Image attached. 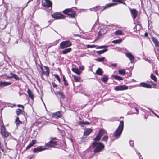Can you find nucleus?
<instances>
[{
  "instance_id": "obj_1",
  "label": "nucleus",
  "mask_w": 159,
  "mask_h": 159,
  "mask_svg": "<svg viewBox=\"0 0 159 159\" xmlns=\"http://www.w3.org/2000/svg\"><path fill=\"white\" fill-rule=\"evenodd\" d=\"M91 146L93 148H95L93 152L95 153H98L101 151L104 148V145L101 142H93Z\"/></svg>"
},
{
  "instance_id": "obj_2",
  "label": "nucleus",
  "mask_w": 159,
  "mask_h": 159,
  "mask_svg": "<svg viewBox=\"0 0 159 159\" xmlns=\"http://www.w3.org/2000/svg\"><path fill=\"white\" fill-rule=\"evenodd\" d=\"M124 122L123 121H120L118 127L114 133V136L116 138L119 137L123 129Z\"/></svg>"
},
{
  "instance_id": "obj_3",
  "label": "nucleus",
  "mask_w": 159,
  "mask_h": 159,
  "mask_svg": "<svg viewBox=\"0 0 159 159\" xmlns=\"http://www.w3.org/2000/svg\"><path fill=\"white\" fill-rule=\"evenodd\" d=\"M63 13L72 18L74 17L75 15V12L72 8L66 9L63 11Z\"/></svg>"
},
{
  "instance_id": "obj_4",
  "label": "nucleus",
  "mask_w": 159,
  "mask_h": 159,
  "mask_svg": "<svg viewBox=\"0 0 159 159\" xmlns=\"http://www.w3.org/2000/svg\"><path fill=\"white\" fill-rule=\"evenodd\" d=\"M71 45L72 43L69 40H67L63 41L60 43V47L61 49H63L69 47Z\"/></svg>"
},
{
  "instance_id": "obj_5",
  "label": "nucleus",
  "mask_w": 159,
  "mask_h": 159,
  "mask_svg": "<svg viewBox=\"0 0 159 159\" xmlns=\"http://www.w3.org/2000/svg\"><path fill=\"white\" fill-rule=\"evenodd\" d=\"M1 134L2 137L4 138H7L10 133L6 131V128L4 125H2L1 128Z\"/></svg>"
},
{
  "instance_id": "obj_6",
  "label": "nucleus",
  "mask_w": 159,
  "mask_h": 159,
  "mask_svg": "<svg viewBox=\"0 0 159 159\" xmlns=\"http://www.w3.org/2000/svg\"><path fill=\"white\" fill-rule=\"evenodd\" d=\"M42 4L44 7L47 8L52 7V2L49 0H43L42 1Z\"/></svg>"
},
{
  "instance_id": "obj_7",
  "label": "nucleus",
  "mask_w": 159,
  "mask_h": 159,
  "mask_svg": "<svg viewBox=\"0 0 159 159\" xmlns=\"http://www.w3.org/2000/svg\"><path fill=\"white\" fill-rule=\"evenodd\" d=\"M52 16L53 18L56 19H63L65 16L62 14L59 13H55L52 15Z\"/></svg>"
},
{
  "instance_id": "obj_8",
  "label": "nucleus",
  "mask_w": 159,
  "mask_h": 159,
  "mask_svg": "<svg viewBox=\"0 0 159 159\" xmlns=\"http://www.w3.org/2000/svg\"><path fill=\"white\" fill-rule=\"evenodd\" d=\"M128 89V86L125 85H121L116 87L114 89L116 91H118L126 90Z\"/></svg>"
},
{
  "instance_id": "obj_9",
  "label": "nucleus",
  "mask_w": 159,
  "mask_h": 159,
  "mask_svg": "<svg viewBox=\"0 0 159 159\" xmlns=\"http://www.w3.org/2000/svg\"><path fill=\"white\" fill-rule=\"evenodd\" d=\"M47 148L42 146H39L33 149V152L34 153H38L43 150H45Z\"/></svg>"
},
{
  "instance_id": "obj_10",
  "label": "nucleus",
  "mask_w": 159,
  "mask_h": 159,
  "mask_svg": "<svg viewBox=\"0 0 159 159\" xmlns=\"http://www.w3.org/2000/svg\"><path fill=\"white\" fill-rule=\"evenodd\" d=\"M57 145V142L52 140L50 141L49 142L46 143L45 144L46 146L50 147H55V146Z\"/></svg>"
},
{
  "instance_id": "obj_11",
  "label": "nucleus",
  "mask_w": 159,
  "mask_h": 159,
  "mask_svg": "<svg viewBox=\"0 0 159 159\" xmlns=\"http://www.w3.org/2000/svg\"><path fill=\"white\" fill-rule=\"evenodd\" d=\"M125 54L126 57L129 59L131 63L134 61L135 58L132 54L129 53H125Z\"/></svg>"
},
{
  "instance_id": "obj_12",
  "label": "nucleus",
  "mask_w": 159,
  "mask_h": 159,
  "mask_svg": "<svg viewBox=\"0 0 159 159\" xmlns=\"http://www.w3.org/2000/svg\"><path fill=\"white\" fill-rule=\"evenodd\" d=\"M11 82H10L1 81L0 82V87L3 88L11 85Z\"/></svg>"
},
{
  "instance_id": "obj_13",
  "label": "nucleus",
  "mask_w": 159,
  "mask_h": 159,
  "mask_svg": "<svg viewBox=\"0 0 159 159\" xmlns=\"http://www.w3.org/2000/svg\"><path fill=\"white\" fill-rule=\"evenodd\" d=\"M62 116V114L60 111H57L55 113H53L52 115V117L55 118H60Z\"/></svg>"
},
{
  "instance_id": "obj_14",
  "label": "nucleus",
  "mask_w": 159,
  "mask_h": 159,
  "mask_svg": "<svg viewBox=\"0 0 159 159\" xmlns=\"http://www.w3.org/2000/svg\"><path fill=\"white\" fill-rule=\"evenodd\" d=\"M130 11L132 16L133 17L134 19H135L137 16V11L135 9H133L131 10Z\"/></svg>"
},
{
  "instance_id": "obj_15",
  "label": "nucleus",
  "mask_w": 159,
  "mask_h": 159,
  "mask_svg": "<svg viewBox=\"0 0 159 159\" xmlns=\"http://www.w3.org/2000/svg\"><path fill=\"white\" fill-rule=\"evenodd\" d=\"M139 86L141 87L146 88H151L152 87L150 85L145 82L141 83L139 84Z\"/></svg>"
},
{
  "instance_id": "obj_16",
  "label": "nucleus",
  "mask_w": 159,
  "mask_h": 159,
  "mask_svg": "<svg viewBox=\"0 0 159 159\" xmlns=\"http://www.w3.org/2000/svg\"><path fill=\"white\" fill-rule=\"evenodd\" d=\"M92 132V130L90 129H87L85 130L84 132V136H87L89 135Z\"/></svg>"
},
{
  "instance_id": "obj_17",
  "label": "nucleus",
  "mask_w": 159,
  "mask_h": 159,
  "mask_svg": "<svg viewBox=\"0 0 159 159\" xmlns=\"http://www.w3.org/2000/svg\"><path fill=\"white\" fill-rule=\"evenodd\" d=\"M151 39L154 43L156 46L159 47V42L155 37H152Z\"/></svg>"
},
{
  "instance_id": "obj_18",
  "label": "nucleus",
  "mask_w": 159,
  "mask_h": 159,
  "mask_svg": "<svg viewBox=\"0 0 159 159\" xmlns=\"http://www.w3.org/2000/svg\"><path fill=\"white\" fill-rule=\"evenodd\" d=\"M117 3H111L107 5L106 7H105L101 11V12H102L104 9L108 7H111L113 6L117 5Z\"/></svg>"
},
{
  "instance_id": "obj_19",
  "label": "nucleus",
  "mask_w": 159,
  "mask_h": 159,
  "mask_svg": "<svg viewBox=\"0 0 159 159\" xmlns=\"http://www.w3.org/2000/svg\"><path fill=\"white\" fill-rule=\"evenodd\" d=\"M71 48H69L65 49L62 51V53L63 54H65L67 53L70 52L71 51Z\"/></svg>"
},
{
  "instance_id": "obj_20",
  "label": "nucleus",
  "mask_w": 159,
  "mask_h": 159,
  "mask_svg": "<svg viewBox=\"0 0 159 159\" xmlns=\"http://www.w3.org/2000/svg\"><path fill=\"white\" fill-rule=\"evenodd\" d=\"M114 34L116 35H123L124 34L122 30H117L115 32Z\"/></svg>"
},
{
  "instance_id": "obj_21",
  "label": "nucleus",
  "mask_w": 159,
  "mask_h": 159,
  "mask_svg": "<svg viewBox=\"0 0 159 159\" xmlns=\"http://www.w3.org/2000/svg\"><path fill=\"white\" fill-rule=\"evenodd\" d=\"M27 93H28L29 96L33 100L34 98V96L32 93V92L29 89L27 90Z\"/></svg>"
},
{
  "instance_id": "obj_22",
  "label": "nucleus",
  "mask_w": 159,
  "mask_h": 159,
  "mask_svg": "<svg viewBox=\"0 0 159 159\" xmlns=\"http://www.w3.org/2000/svg\"><path fill=\"white\" fill-rule=\"evenodd\" d=\"M103 72L102 69L98 68L96 71V73L99 75H102L103 74Z\"/></svg>"
},
{
  "instance_id": "obj_23",
  "label": "nucleus",
  "mask_w": 159,
  "mask_h": 159,
  "mask_svg": "<svg viewBox=\"0 0 159 159\" xmlns=\"http://www.w3.org/2000/svg\"><path fill=\"white\" fill-rule=\"evenodd\" d=\"M101 79L103 82L106 83L108 80V78L107 76L104 75H103V77H102Z\"/></svg>"
},
{
  "instance_id": "obj_24",
  "label": "nucleus",
  "mask_w": 159,
  "mask_h": 159,
  "mask_svg": "<svg viewBox=\"0 0 159 159\" xmlns=\"http://www.w3.org/2000/svg\"><path fill=\"white\" fill-rule=\"evenodd\" d=\"M72 70L76 74L80 75V70L78 68H73Z\"/></svg>"
},
{
  "instance_id": "obj_25",
  "label": "nucleus",
  "mask_w": 159,
  "mask_h": 159,
  "mask_svg": "<svg viewBox=\"0 0 159 159\" xmlns=\"http://www.w3.org/2000/svg\"><path fill=\"white\" fill-rule=\"evenodd\" d=\"M107 49L105 48L102 50L96 51V52L98 54H101L107 51Z\"/></svg>"
},
{
  "instance_id": "obj_26",
  "label": "nucleus",
  "mask_w": 159,
  "mask_h": 159,
  "mask_svg": "<svg viewBox=\"0 0 159 159\" xmlns=\"http://www.w3.org/2000/svg\"><path fill=\"white\" fill-rule=\"evenodd\" d=\"M105 131L103 129H101L98 134L99 136H100V137L101 138L102 137L103 135L104 134Z\"/></svg>"
},
{
  "instance_id": "obj_27",
  "label": "nucleus",
  "mask_w": 159,
  "mask_h": 159,
  "mask_svg": "<svg viewBox=\"0 0 159 159\" xmlns=\"http://www.w3.org/2000/svg\"><path fill=\"white\" fill-rule=\"evenodd\" d=\"M113 77L115 79L118 80H123V78L117 75H113Z\"/></svg>"
},
{
  "instance_id": "obj_28",
  "label": "nucleus",
  "mask_w": 159,
  "mask_h": 159,
  "mask_svg": "<svg viewBox=\"0 0 159 159\" xmlns=\"http://www.w3.org/2000/svg\"><path fill=\"white\" fill-rule=\"evenodd\" d=\"M118 72L120 74L124 75L125 73V70L124 69L119 70H118Z\"/></svg>"
},
{
  "instance_id": "obj_29",
  "label": "nucleus",
  "mask_w": 159,
  "mask_h": 159,
  "mask_svg": "<svg viewBox=\"0 0 159 159\" xmlns=\"http://www.w3.org/2000/svg\"><path fill=\"white\" fill-rule=\"evenodd\" d=\"M122 41V40L121 39H117L113 40L112 42V43L115 44H117L121 43Z\"/></svg>"
},
{
  "instance_id": "obj_30",
  "label": "nucleus",
  "mask_w": 159,
  "mask_h": 159,
  "mask_svg": "<svg viewBox=\"0 0 159 159\" xmlns=\"http://www.w3.org/2000/svg\"><path fill=\"white\" fill-rule=\"evenodd\" d=\"M101 138L100 136L97 135L96 137L93 139V140L94 141V142H97V141H98L100 140Z\"/></svg>"
},
{
  "instance_id": "obj_31",
  "label": "nucleus",
  "mask_w": 159,
  "mask_h": 159,
  "mask_svg": "<svg viewBox=\"0 0 159 159\" xmlns=\"http://www.w3.org/2000/svg\"><path fill=\"white\" fill-rule=\"evenodd\" d=\"M105 58L104 57H98L96 59V61L98 62H102L104 60Z\"/></svg>"
},
{
  "instance_id": "obj_32",
  "label": "nucleus",
  "mask_w": 159,
  "mask_h": 159,
  "mask_svg": "<svg viewBox=\"0 0 159 159\" xmlns=\"http://www.w3.org/2000/svg\"><path fill=\"white\" fill-rule=\"evenodd\" d=\"M57 93L59 95L61 98L64 99L65 98V96L63 95L62 92L61 91H58L57 92Z\"/></svg>"
},
{
  "instance_id": "obj_33",
  "label": "nucleus",
  "mask_w": 159,
  "mask_h": 159,
  "mask_svg": "<svg viewBox=\"0 0 159 159\" xmlns=\"http://www.w3.org/2000/svg\"><path fill=\"white\" fill-rule=\"evenodd\" d=\"M108 47V46L106 45H103L101 46H98L96 48V49H102V48H107Z\"/></svg>"
},
{
  "instance_id": "obj_34",
  "label": "nucleus",
  "mask_w": 159,
  "mask_h": 159,
  "mask_svg": "<svg viewBox=\"0 0 159 159\" xmlns=\"http://www.w3.org/2000/svg\"><path fill=\"white\" fill-rule=\"evenodd\" d=\"M44 67L46 70L47 73V74H46V75L47 76H48L50 73L49 69L47 66H45Z\"/></svg>"
},
{
  "instance_id": "obj_35",
  "label": "nucleus",
  "mask_w": 159,
  "mask_h": 159,
  "mask_svg": "<svg viewBox=\"0 0 159 159\" xmlns=\"http://www.w3.org/2000/svg\"><path fill=\"white\" fill-rule=\"evenodd\" d=\"M151 78L154 81L157 82V80L156 76L153 74H151Z\"/></svg>"
},
{
  "instance_id": "obj_36",
  "label": "nucleus",
  "mask_w": 159,
  "mask_h": 159,
  "mask_svg": "<svg viewBox=\"0 0 159 159\" xmlns=\"http://www.w3.org/2000/svg\"><path fill=\"white\" fill-rule=\"evenodd\" d=\"M15 122H16V124H19L22 123V122L19 120V118L18 117L16 118Z\"/></svg>"
},
{
  "instance_id": "obj_37",
  "label": "nucleus",
  "mask_w": 159,
  "mask_h": 159,
  "mask_svg": "<svg viewBox=\"0 0 159 159\" xmlns=\"http://www.w3.org/2000/svg\"><path fill=\"white\" fill-rule=\"evenodd\" d=\"M72 77L74 78V80L75 82H78L79 81V79L78 77L73 75H72Z\"/></svg>"
},
{
  "instance_id": "obj_38",
  "label": "nucleus",
  "mask_w": 159,
  "mask_h": 159,
  "mask_svg": "<svg viewBox=\"0 0 159 159\" xmlns=\"http://www.w3.org/2000/svg\"><path fill=\"white\" fill-rule=\"evenodd\" d=\"M108 139V136H104L103 138H102V140L103 141H105L106 142H107V140Z\"/></svg>"
},
{
  "instance_id": "obj_39",
  "label": "nucleus",
  "mask_w": 159,
  "mask_h": 159,
  "mask_svg": "<svg viewBox=\"0 0 159 159\" xmlns=\"http://www.w3.org/2000/svg\"><path fill=\"white\" fill-rule=\"evenodd\" d=\"M54 76L58 80L59 82H60L61 80L60 79L59 77V76L57 74H54Z\"/></svg>"
},
{
  "instance_id": "obj_40",
  "label": "nucleus",
  "mask_w": 159,
  "mask_h": 159,
  "mask_svg": "<svg viewBox=\"0 0 159 159\" xmlns=\"http://www.w3.org/2000/svg\"><path fill=\"white\" fill-rule=\"evenodd\" d=\"M22 112V111L21 109H18L16 111V113L17 115H18Z\"/></svg>"
},
{
  "instance_id": "obj_41",
  "label": "nucleus",
  "mask_w": 159,
  "mask_h": 159,
  "mask_svg": "<svg viewBox=\"0 0 159 159\" xmlns=\"http://www.w3.org/2000/svg\"><path fill=\"white\" fill-rule=\"evenodd\" d=\"M80 125H89L90 124V123L88 122H81L80 121Z\"/></svg>"
},
{
  "instance_id": "obj_42",
  "label": "nucleus",
  "mask_w": 159,
  "mask_h": 159,
  "mask_svg": "<svg viewBox=\"0 0 159 159\" xmlns=\"http://www.w3.org/2000/svg\"><path fill=\"white\" fill-rule=\"evenodd\" d=\"M14 78L16 80H20V78L18 77L17 75L16 74H15L14 75Z\"/></svg>"
},
{
  "instance_id": "obj_43",
  "label": "nucleus",
  "mask_w": 159,
  "mask_h": 159,
  "mask_svg": "<svg viewBox=\"0 0 159 159\" xmlns=\"http://www.w3.org/2000/svg\"><path fill=\"white\" fill-rule=\"evenodd\" d=\"M96 45H87V47L88 48H93L94 47H96Z\"/></svg>"
},
{
  "instance_id": "obj_44",
  "label": "nucleus",
  "mask_w": 159,
  "mask_h": 159,
  "mask_svg": "<svg viewBox=\"0 0 159 159\" xmlns=\"http://www.w3.org/2000/svg\"><path fill=\"white\" fill-rule=\"evenodd\" d=\"M97 8H98L99 9L100 8H101V7L99 6H97L93 8H92L90 9V10L91 11H93V10L94 11L95 10V9H96Z\"/></svg>"
},
{
  "instance_id": "obj_45",
  "label": "nucleus",
  "mask_w": 159,
  "mask_h": 159,
  "mask_svg": "<svg viewBox=\"0 0 159 159\" xmlns=\"http://www.w3.org/2000/svg\"><path fill=\"white\" fill-rule=\"evenodd\" d=\"M36 143V141L35 140H33L30 143L31 144V145L33 146Z\"/></svg>"
},
{
  "instance_id": "obj_46",
  "label": "nucleus",
  "mask_w": 159,
  "mask_h": 159,
  "mask_svg": "<svg viewBox=\"0 0 159 159\" xmlns=\"http://www.w3.org/2000/svg\"><path fill=\"white\" fill-rule=\"evenodd\" d=\"M129 143L131 147H133L134 145V142L132 140H130L129 141Z\"/></svg>"
},
{
  "instance_id": "obj_47",
  "label": "nucleus",
  "mask_w": 159,
  "mask_h": 159,
  "mask_svg": "<svg viewBox=\"0 0 159 159\" xmlns=\"http://www.w3.org/2000/svg\"><path fill=\"white\" fill-rule=\"evenodd\" d=\"M32 146L31 145V144L30 143V144L26 147V149H28Z\"/></svg>"
},
{
  "instance_id": "obj_48",
  "label": "nucleus",
  "mask_w": 159,
  "mask_h": 159,
  "mask_svg": "<svg viewBox=\"0 0 159 159\" xmlns=\"http://www.w3.org/2000/svg\"><path fill=\"white\" fill-rule=\"evenodd\" d=\"M82 142H85L86 140H87V139L86 138V137H84V138L83 137H82Z\"/></svg>"
},
{
  "instance_id": "obj_49",
  "label": "nucleus",
  "mask_w": 159,
  "mask_h": 159,
  "mask_svg": "<svg viewBox=\"0 0 159 159\" xmlns=\"http://www.w3.org/2000/svg\"><path fill=\"white\" fill-rule=\"evenodd\" d=\"M84 69V67L83 66H80V74L81 73V71H82Z\"/></svg>"
},
{
  "instance_id": "obj_50",
  "label": "nucleus",
  "mask_w": 159,
  "mask_h": 159,
  "mask_svg": "<svg viewBox=\"0 0 159 159\" xmlns=\"http://www.w3.org/2000/svg\"><path fill=\"white\" fill-rule=\"evenodd\" d=\"M134 111V110H135L137 112V114H138L139 113V111H138V109L136 108H134L133 109H132Z\"/></svg>"
},
{
  "instance_id": "obj_51",
  "label": "nucleus",
  "mask_w": 159,
  "mask_h": 159,
  "mask_svg": "<svg viewBox=\"0 0 159 159\" xmlns=\"http://www.w3.org/2000/svg\"><path fill=\"white\" fill-rule=\"evenodd\" d=\"M64 82V84L65 86H67L68 85V83L67 82L66 80Z\"/></svg>"
},
{
  "instance_id": "obj_52",
  "label": "nucleus",
  "mask_w": 159,
  "mask_h": 159,
  "mask_svg": "<svg viewBox=\"0 0 159 159\" xmlns=\"http://www.w3.org/2000/svg\"><path fill=\"white\" fill-rule=\"evenodd\" d=\"M15 74H13L12 73H10V75H11V76H10V79L13 78L14 75H15Z\"/></svg>"
},
{
  "instance_id": "obj_53",
  "label": "nucleus",
  "mask_w": 159,
  "mask_h": 159,
  "mask_svg": "<svg viewBox=\"0 0 159 159\" xmlns=\"http://www.w3.org/2000/svg\"><path fill=\"white\" fill-rule=\"evenodd\" d=\"M52 85L53 87H57V85L54 82L52 83Z\"/></svg>"
},
{
  "instance_id": "obj_54",
  "label": "nucleus",
  "mask_w": 159,
  "mask_h": 159,
  "mask_svg": "<svg viewBox=\"0 0 159 159\" xmlns=\"http://www.w3.org/2000/svg\"><path fill=\"white\" fill-rule=\"evenodd\" d=\"M17 106L18 107H20L22 108L23 109H24V106L22 105L19 104V105H18Z\"/></svg>"
},
{
  "instance_id": "obj_55",
  "label": "nucleus",
  "mask_w": 159,
  "mask_h": 159,
  "mask_svg": "<svg viewBox=\"0 0 159 159\" xmlns=\"http://www.w3.org/2000/svg\"><path fill=\"white\" fill-rule=\"evenodd\" d=\"M111 66H113L114 67H116L117 66V64L116 63H114V64H112L111 65Z\"/></svg>"
},
{
  "instance_id": "obj_56",
  "label": "nucleus",
  "mask_w": 159,
  "mask_h": 159,
  "mask_svg": "<svg viewBox=\"0 0 159 159\" xmlns=\"http://www.w3.org/2000/svg\"><path fill=\"white\" fill-rule=\"evenodd\" d=\"M145 60L146 61L148 62L149 63H151V61L148 58H146Z\"/></svg>"
},
{
  "instance_id": "obj_57",
  "label": "nucleus",
  "mask_w": 159,
  "mask_h": 159,
  "mask_svg": "<svg viewBox=\"0 0 159 159\" xmlns=\"http://www.w3.org/2000/svg\"><path fill=\"white\" fill-rule=\"evenodd\" d=\"M35 158L34 155H32L29 159H34Z\"/></svg>"
},
{
  "instance_id": "obj_58",
  "label": "nucleus",
  "mask_w": 159,
  "mask_h": 159,
  "mask_svg": "<svg viewBox=\"0 0 159 159\" xmlns=\"http://www.w3.org/2000/svg\"><path fill=\"white\" fill-rule=\"evenodd\" d=\"M63 81H66V80L64 76V75L63 76Z\"/></svg>"
},
{
  "instance_id": "obj_59",
  "label": "nucleus",
  "mask_w": 159,
  "mask_h": 159,
  "mask_svg": "<svg viewBox=\"0 0 159 159\" xmlns=\"http://www.w3.org/2000/svg\"><path fill=\"white\" fill-rule=\"evenodd\" d=\"M23 131H25V130H26V127L25 126H25L24 127H23Z\"/></svg>"
},
{
  "instance_id": "obj_60",
  "label": "nucleus",
  "mask_w": 159,
  "mask_h": 159,
  "mask_svg": "<svg viewBox=\"0 0 159 159\" xmlns=\"http://www.w3.org/2000/svg\"><path fill=\"white\" fill-rule=\"evenodd\" d=\"M73 36H80V35L79 34H73Z\"/></svg>"
},
{
  "instance_id": "obj_61",
  "label": "nucleus",
  "mask_w": 159,
  "mask_h": 159,
  "mask_svg": "<svg viewBox=\"0 0 159 159\" xmlns=\"http://www.w3.org/2000/svg\"><path fill=\"white\" fill-rule=\"evenodd\" d=\"M155 73L157 75H158V73L157 71H155Z\"/></svg>"
},
{
  "instance_id": "obj_62",
  "label": "nucleus",
  "mask_w": 159,
  "mask_h": 159,
  "mask_svg": "<svg viewBox=\"0 0 159 159\" xmlns=\"http://www.w3.org/2000/svg\"><path fill=\"white\" fill-rule=\"evenodd\" d=\"M100 9V8L99 9L98 8H97L96 9H95V10L94 11H96L99 10Z\"/></svg>"
},
{
  "instance_id": "obj_63",
  "label": "nucleus",
  "mask_w": 159,
  "mask_h": 159,
  "mask_svg": "<svg viewBox=\"0 0 159 159\" xmlns=\"http://www.w3.org/2000/svg\"><path fill=\"white\" fill-rule=\"evenodd\" d=\"M154 114L157 117L159 118V116H158V115H157L155 113H154Z\"/></svg>"
},
{
  "instance_id": "obj_64",
  "label": "nucleus",
  "mask_w": 159,
  "mask_h": 159,
  "mask_svg": "<svg viewBox=\"0 0 159 159\" xmlns=\"http://www.w3.org/2000/svg\"><path fill=\"white\" fill-rule=\"evenodd\" d=\"M56 139V137H53L52 138V140H54Z\"/></svg>"
}]
</instances>
